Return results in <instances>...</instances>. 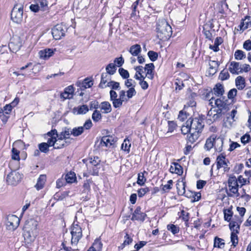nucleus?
I'll list each match as a JSON object with an SVG mask.
<instances>
[{
	"instance_id": "37998d69",
	"label": "nucleus",
	"mask_w": 251,
	"mask_h": 251,
	"mask_svg": "<svg viewBox=\"0 0 251 251\" xmlns=\"http://www.w3.org/2000/svg\"><path fill=\"white\" fill-rule=\"evenodd\" d=\"M65 179L67 182L72 183L76 180L75 174L74 173L70 172L65 176Z\"/></svg>"
},
{
	"instance_id": "0e129e2a",
	"label": "nucleus",
	"mask_w": 251,
	"mask_h": 251,
	"mask_svg": "<svg viewBox=\"0 0 251 251\" xmlns=\"http://www.w3.org/2000/svg\"><path fill=\"white\" fill-rule=\"evenodd\" d=\"M41 10L44 11L48 7V2L46 0H40L38 3Z\"/></svg>"
},
{
	"instance_id": "a19ab883",
	"label": "nucleus",
	"mask_w": 251,
	"mask_h": 251,
	"mask_svg": "<svg viewBox=\"0 0 251 251\" xmlns=\"http://www.w3.org/2000/svg\"><path fill=\"white\" fill-rule=\"evenodd\" d=\"M225 246L224 240L216 237L214 239V247L215 248H223Z\"/></svg>"
},
{
	"instance_id": "680f3d73",
	"label": "nucleus",
	"mask_w": 251,
	"mask_h": 251,
	"mask_svg": "<svg viewBox=\"0 0 251 251\" xmlns=\"http://www.w3.org/2000/svg\"><path fill=\"white\" fill-rule=\"evenodd\" d=\"M237 182L241 184V186H242L244 185H245L246 184H250V182L249 179L247 178H244L242 176H239L237 178Z\"/></svg>"
},
{
	"instance_id": "f03ea898",
	"label": "nucleus",
	"mask_w": 251,
	"mask_h": 251,
	"mask_svg": "<svg viewBox=\"0 0 251 251\" xmlns=\"http://www.w3.org/2000/svg\"><path fill=\"white\" fill-rule=\"evenodd\" d=\"M188 124H189L191 129V134L188 136V141L193 143L200 137L204 127V123L201 119L195 118H189Z\"/></svg>"
},
{
	"instance_id": "f257e3e1",
	"label": "nucleus",
	"mask_w": 251,
	"mask_h": 251,
	"mask_svg": "<svg viewBox=\"0 0 251 251\" xmlns=\"http://www.w3.org/2000/svg\"><path fill=\"white\" fill-rule=\"evenodd\" d=\"M226 100H224L221 98L214 100L213 103L216 105L215 107H212L208 112L207 116L210 120L216 121L222 118L230 109V105L226 102Z\"/></svg>"
},
{
	"instance_id": "0eeeda50",
	"label": "nucleus",
	"mask_w": 251,
	"mask_h": 251,
	"mask_svg": "<svg viewBox=\"0 0 251 251\" xmlns=\"http://www.w3.org/2000/svg\"><path fill=\"white\" fill-rule=\"evenodd\" d=\"M72 245H76L82 236V229L77 224L74 223L72 227Z\"/></svg>"
},
{
	"instance_id": "bb28decb",
	"label": "nucleus",
	"mask_w": 251,
	"mask_h": 251,
	"mask_svg": "<svg viewBox=\"0 0 251 251\" xmlns=\"http://www.w3.org/2000/svg\"><path fill=\"white\" fill-rule=\"evenodd\" d=\"M89 111V108L87 105H82L75 107L73 108V111L74 114L77 115L85 114Z\"/></svg>"
},
{
	"instance_id": "c9c22d12",
	"label": "nucleus",
	"mask_w": 251,
	"mask_h": 251,
	"mask_svg": "<svg viewBox=\"0 0 251 251\" xmlns=\"http://www.w3.org/2000/svg\"><path fill=\"white\" fill-rule=\"evenodd\" d=\"M215 140V136H211L209 138H208L205 144V149L207 151H209L211 149H212L214 147Z\"/></svg>"
},
{
	"instance_id": "cd10ccee",
	"label": "nucleus",
	"mask_w": 251,
	"mask_h": 251,
	"mask_svg": "<svg viewBox=\"0 0 251 251\" xmlns=\"http://www.w3.org/2000/svg\"><path fill=\"white\" fill-rule=\"evenodd\" d=\"M240 30H244L249 27H251V17L246 16L241 23L240 25Z\"/></svg>"
},
{
	"instance_id": "b1692460",
	"label": "nucleus",
	"mask_w": 251,
	"mask_h": 251,
	"mask_svg": "<svg viewBox=\"0 0 251 251\" xmlns=\"http://www.w3.org/2000/svg\"><path fill=\"white\" fill-rule=\"evenodd\" d=\"M110 79V75L107 73H103L101 75L100 82L99 85V87L100 88H104L107 87V84L108 80Z\"/></svg>"
},
{
	"instance_id": "338daca9",
	"label": "nucleus",
	"mask_w": 251,
	"mask_h": 251,
	"mask_svg": "<svg viewBox=\"0 0 251 251\" xmlns=\"http://www.w3.org/2000/svg\"><path fill=\"white\" fill-rule=\"evenodd\" d=\"M173 180H169L167 182V184L163 185L162 190L164 192H168L171 189H172V185H173Z\"/></svg>"
},
{
	"instance_id": "3c124183",
	"label": "nucleus",
	"mask_w": 251,
	"mask_h": 251,
	"mask_svg": "<svg viewBox=\"0 0 251 251\" xmlns=\"http://www.w3.org/2000/svg\"><path fill=\"white\" fill-rule=\"evenodd\" d=\"M235 58L237 60H241L246 57V54L241 50H237L234 53Z\"/></svg>"
},
{
	"instance_id": "a211bd4d",
	"label": "nucleus",
	"mask_w": 251,
	"mask_h": 251,
	"mask_svg": "<svg viewBox=\"0 0 251 251\" xmlns=\"http://www.w3.org/2000/svg\"><path fill=\"white\" fill-rule=\"evenodd\" d=\"M74 91L73 86L70 85L65 88L64 92L60 95V98L63 100L72 99L74 96Z\"/></svg>"
},
{
	"instance_id": "7c9ffc66",
	"label": "nucleus",
	"mask_w": 251,
	"mask_h": 251,
	"mask_svg": "<svg viewBox=\"0 0 251 251\" xmlns=\"http://www.w3.org/2000/svg\"><path fill=\"white\" fill-rule=\"evenodd\" d=\"M235 84L239 90H243L245 87V78L241 76H238L235 79Z\"/></svg>"
},
{
	"instance_id": "a878e982",
	"label": "nucleus",
	"mask_w": 251,
	"mask_h": 251,
	"mask_svg": "<svg viewBox=\"0 0 251 251\" xmlns=\"http://www.w3.org/2000/svg\"><path fill=\"white\" fill-rule=\"evenodd\" d=\"M219 65L218 61H210L209 64V68L208 71V74L212 75H214L217 72Z\"/></svg>"
},
{
	"instance_id": "f8f14e48",
	"label": "nucleus",
	"mask_w": 251,
	"mask_h": 251,
	"mask_svg": "<svg viewBox=\"0 0 251 251\" xmlns=\"http://www.w3.org/2000/svg\"><path fill=\"white\" fill-rule=\"evenodd\" d=\"M113 106L114 108H117L121 107L124 102H127L128 99L126 97V91L121 90L119 94V98H116L111 101Z\"/></svg>"
},
{
	"instance_id": "2f4dec72",
	"label": "nucleus",
	"mask_w": 251,
	"mask_h": 251,
	"mask_svg": "<svg viewBox=\"0 0 251 251\" xmlns=\"http://www.w3.org/2000/svg\"><path fill=\"white\" fill-rule=\"evenodd\" d=\"M213 94L219 97L222 96L224 93V86L221 84H217L212 91Z\"/></svg>"
},
{
	"instance_id": "052dcab7",
	"label": "nucleus",
	"mask_w": 251,
	"mask_h": 251,
	"mask_svg": "<svg viewBox=\"0 0 251 251\" xmlns=\"http://www.w3.org/2000/svg\"><path fill=\"white\" fill-rule=\"evenodd\" d=\"M107 87H111L113 89L118 90L120 88V84L119 82L114 81H110L107 84Z\"/></svg>"
},
{
	"instance_id": "412c9836",
	"label": "nucleus",
	"mask_w": 251,
	"mask_h": 251,
	"mask_svg": "<svg viewBox=\"0 0 251 251\" xmlns=\"http://www.w3.org/2000/svg\"><path fill=\"white\" fill-rule=\"evenodd\" d=\"M115 143L114 139L110 136H103L100 139V145L101 147H110Z\"/></svg>"
},
{
	"instance_id": "13d9d810",
	"label": "nucleus",
	"mask_w": 251,
	"mask_h": 251,
	"mask_svg": "<svg viewBox=\"0 0 251 251\" xmlns=\"http://www.w3.org/2000/svg\"><path fill=\"white\" fill-rule=\"evenodd\" d=\"M237 233H235L234 232H232L230 235L231 242L234 247H235L237 245L238 242Z\"/></svg>"
},
{
	"instance_id": "5fc2aeb1",
	"label": "nucleus",
	"mask_w": 251,
	"mask_h": 251,
	"mask_svg": "<svg viewBox=\"0 0 251 251\" xmlns=\"http://www.w3.org/2000/svg\"><path fill=\"white\" fill-rule=\"evenodd\" d=\"M178 193L179 195H183L185 193V183L181 182L180 183L176 184Z\"/></svg>"
},
{
	"instance_id": "bf43d9fd",
	"label": "nucleus",
	"mask_w": 251,
	"mask_h": 251,
	"mask_svg": "<svg viewBox=\"0 0 251 251\" xmlns=\"http://www.w3.org/2000/svg\"><path fill=\"white\" fill-rule=\"evenodd\" d=\"M148 55L152 61H155L158 58V53L152 50H150L148 52Z\"/></svg>"
},
{
	"instance_id": "c756f323",
	"label": "nucleus",
	"mask_w": 251,
	"mask_h": 251,
	"mask_svg": "<svg viewBox=\"0 0 251 251\" xmlns=\"http://www.w3.org/2000/svg\"><path fill=\"white\" fill-rule=\"evenodd\" d=\"M46 181V175H40L38 179L37 182L35 187L37 190L42 189Z\"/></svg>"
},
{
	"instance_id": "9b49d317",
	"label": "nucleus",
	"mask_w": 251,
	"mask_h": 251,
	"mask_svg": "<svg viewBox=\"0 0 251 251\" xmlns=\"http://www.w3.org/2000/svg\"><path fill=\"white\" fill-rule=\"evenodd\" d=\"M100 160L98 157L90 158L89 162L87 163L88 169H89L90 173L95 176L98 175V168L97 166L99 165Z\"/></svg>"
},
{
	"instance_id": "ddd939ff",
	"label": "nucleus",
	"mask_w": 251,
	"mask_h": 251,
	"mask_svg": "<svg viewBox=\"0 0 251 251\" xmlns=\"http://www.w3.org/2000/svg\"><path fill=\"white\" fill-rule=\"evenodd\" d=\"M217 168L218 169L223 168L225 172H228L229 167H228L229 161L226 156L221 154L216 159Z\"/></svg>"
},
{
	"instance_id": "39448f33",
	"label": "nucleus",
	"mask_w": 251,
	"mask_h": 251,
	"mask_svg": "<svg viewBox=\"0 0 251 251\" xmlns=\"http://www.w3.org/2000/svg\"><path fill=\"white\" fill-rule=\"evenodd\" d=\"M239 185L235 176H231L228 180V188L226 189L227 195L230 197L237 198L240 196L238 192Z\"/></svg>"
},
{
	"instance_id": "79ce46f5",
	"label": "nucleus",
	"mask_w": 251,
	"mask_h": 251,
	"mask_svg": "<svg viewBox=\"0 0 251 251\" xmlns=\"http://www.w3.org/2000/svg\"><path fill=\"white\" fill-rule=\"evenodd\" d=\"M20 151L13 147L11 151V158L13 160L19 161L20 160Z\"/></svg>"
},
{
	"instance_id": "864d4df0",
	"label": "nucleus",
	"mask_w": 251,
	"mask_h": 251,
	"mask_svg": "<svg viewBox=\"0 0 251 251\" xmlns=\"http://www.w3.org/2000/svg\"><path fill=\"white\" fill-rule=\"evenodd\" d=\"M134 87V86H133V87L129 88V89L126 91L127 95L126 96V97L128 99V100H129V99L132 98L136 94V92Z\"/></svg>"
},
{
	"instance_id": "69168bd1",
	"label": "nucleus",
	"mask_w": 251,
	"mask_h": 251,
	"mask_svg": "<svg viewBox=\"0 0 251 251\" xmlns=\"http://www.w3.org/2000/svg\"><path fill=\"white\" fill-rule=\"evenodd\" d=\"M150 190L148 187L142 188L139 189L137 191L138 195L139 197H142L144 196L147 193L149 192Z\"/></svg>"
},
{
	"instance_id": "f3484780",
	"label": "nucleus",
	"mask_w": 251,
	"mask_h": 251,
	"mask_svg": "<svg viewBox=\"0 0 251 251\" xmlns=\"http://www.w3.org/2000/svg\"><path fill=\"white\" fill-rule=\"evenodd\" d=\"M243 220L242 218L233 219L229 223V226L232 232L238 233V230L240 228V225L242 223Z\"/></svg>"
},
{
	"instance_id": "4468645a",
	"label": "nucleus",
	"mask_w": 251,
	"mask_h": 251,
	"mask_svg": "<svg viewBox=\"0 0 251 251\" xmlns=\"http://www.w3.org/2000/svg\"><path fill=\"white\" fill-rule=\"evenodd\" d=\"M213 27L214 25L211 21H208L204 25L203 27V32L206 38L209 40L212 39V32L214 31V30L213 29Z\"/></svg>"
},
{
	"instance_id": "dca6fc26",
	"label": "nucleus",
	"mask_w": 251,
	"mask_h": 251,
	"mask_svg": "<svg viewBox=\"0 0 251 251\" xmlns=\"http://www.w3.org/2000/svg\"><path fill=\"white\" fill-rule=\"evenodd\" d=\"M141 207L140 206L137 207L133 213L131 220L132 221H140L141 222L144 221L145 220L147 215L142 212L141 211Z\"/></svg>"
},
{
	"instance_id": "473e14b6",
	"label": "nucleus",
	"mask_w": 251,
	"mask_h": 251,
	"mask_svg": "<svg viewBox=\"0 0 251 251\" xmlns=\"http://www.w3.org/2000/svg\"><path fill=\"white\" fill-rule=\"evenodd\" d=\"M223 42L222 38L219 37H217L214 41L213 45H210L209 48L215 52H217L219 50V46L221 45Z\"/></svg>"
},
{
	"instance_id": "423d86ee",
	"label": "nucleus",
	"mask_w": 251,
	"mask_h": 251,
	"mask_svg": "<svg viewBox=\"0 0 251 251\" xmlns=\"http://www.w3.org/2000/svg\"><path fill=\"white\" fill-rule=\"evenodd\" d=\"M23 5L18 3L14 5L11 13V20L15 23L19 24L23 20Z\"/></svg>"
},
{
	"instance_id": "1a4fd4ad",
	"label": "nucleus",
	"mask_w": 251,
	"mask_h": 251,
	"mask_svg": "<svg viewBox=\"0 0 251 251\" xmlns=\"http://www.w3.org/2000/svg\"><path fill=\"white\" fill-rule=\"evenodd\" d=\"M23 175L16 171L11 172L7 176L6 181L8 184L16 185L20 182L22 178Z\"/></svg>"
},
{
	"instance_id": "e2e57ef3",
	"label": "nucleus",
	"mask_w": 251,
	"mask_h": 251,
	"mask_svg": "<svg viewBox=\"0 0 251 251\" xmlns=\"http://www.w3.org/2000/svg\"><path fill=\"white\" fill-rule=\"evenodd\" d=\"M168 130L167 133L173 132L176 127V124L174 121H168Z\"/></svg>"
},
{
	"instance_id": "4d7b16f0",
	"label": "nucleus",
	"mask_w": 251,
	"mask_h": 251,
	"mask_svg": "<svg viewBox=\"0 0 251 251\" xmlns=\"http://www.w3.org/2000/svg\"><path fill=\"white\" fill-rule=\"evenodd\" d=\"M229 77V74L227 70H223L219 75V77L222 80L227 79Z\"/></svg>"
},
{
	"instance_id": "c03bdc74",
	"label": "nucleus",
	"mask_w": 251,
	"mask_h": 251,
	"mask_svg": "<svg viewBox=\"0 0 251 251\" xmlns=\"http://www.w3.org/2000/svg\"><path fill=\"white\" fill-rule=\"evenodd\" d=\"M224 213L225 220L227 222H229L231 220L233 215L231 209L228 208L224 210Z\"/></svg>"
},
{
	"instance_id": "4c0bfd02",
	"label": "nucleus",
	"mask_w": 251,
	"mask_h": 251,
	"mask_svg": "<svg viewBox=\"0 0 251 251\" xmlns=\"http://www.w3.org/2000/svg\"><path fill=\"white\" fill-rule=\"evenodd\" d=\"M131 147V143L128 139H125L122 144L121 149L127 153L130 151V148Z\"/></svg>"
},
{
	"instance_id": "9d476101",
	"label": "nucleus",
	"mask_w": 251,
	"mask_h": 251,
	"mask_svg": "<svg viewBox=\"0 0 251 251\" xmlns=\"http://www.w3.org/2000/svg\"><path fill=\"white\" fill-rule=\"evenodd\" d=\"M19 218L15 215H9L7 217L6 227L8 230H14L19 226Z\"/></svg>"
},
{
	"instance_id": "e433bc0d",
	"label": "nucleus",
	"mask_w": 251,
	"mask_h": 251,
	"mask_svg": "<svg viewBox=\"0 0 251 251\" xmlns=\"http://www.w3.org/2000/svg\"><path fill=\"white\" fill-rule=\"evenodd\" d=\"M71 130L69 128H65L64 130L61 131L59 134H58V136L62 138L65 141H66L68 139H69L70 135H72L71 133Z\"/></svg>"
},
{
	"instance_id": "09e8293b",
	"label": "nucleus",
	"mask_w": 251,
	"mask_h": 251,
	"mask_svg": "<svg viewBox=\"0 0 251 251\" xmlns=\"http://www.w3.org/2000/svg\"><path fill=\"white\" fill-rule=\"evenodd\" d=\"M181 132L183 134L189 133V135L191 134V129L190 125L188 124V120L185 123V125H183L181 127Z\"/></svg>"
},
{
	"instance_id": "774afa93",
	"label": "nucleus",
	"mask_w": 251,
	"mask_h": 251,
	"mask_svg": "<svg viewBox=\"0 0 251 251\" xmlns=\"http://www.w3.org/2000/svg\"><path fill=\"white\" fill-rule=\"evenodd\" d=\"M119 72L124 78H127L129 76L128 71L123 68H120Z\"/></svg>"
},
{
	"instance_id": "8fccbe9b",
	"label": "nucleus",
	"mask_w": 251,
	"mask_h": 251,
	"mask_svg": "<svg viewBox=\"0 0 251 251\" xmlns=\"http://www.w3.org/2000/svg\"><path fill=\"white\" fill-rule=\"evenodd\" d=\"M92 247L98 251H101L102 249V244L101 242L100 239H97L95 240V242Z\"/></svg>"
},
{
	"instance_id": "c85d7f7f",
	"label": "nucleus",
	"mask_w": 251,
	"mask_h": 251,
	"mask_svg": "<svg viewBox=\"0 0 251 251\" xmlns=\"http://www.w3.org/2000/svg\"><path fill=\"white\" fill-rule=\"evenodd\" d=\"M69 144V142L65 141V140L62 138H60V137L58 135L56 138V141H55L54 146L53 147L54 149H61L64 147L65 146L68 145Z\"/></svg>"
},
{
	"instance_id": "2eb2a0df",
	"label": "nucleus",
	"mask_w": 251,
	"mask_h": 251,
	"mask_svg": "<svg viewBox=\"0 0 251 251\" xmlns=\"http://www.w3.org/2000/svg\"><path fill=\"white\" fill-rule=\"evenodd\" d=\"M58 135L56 129L51 130L46 134L45 137L47 139V143L49 144V146L51 147L54 146Z\"/></svg>"
},
{
	"instance_id": "72a5a7b5",
	"label": "nucleus",
	"mask_w": 251,
	"mask_h": 251,
	"mask_svg": "<svg viewBox=\"0 0 251 251\" xmlns=\"http://www.w3.org/2000/svg\"><path fill=\"white\" fill-rule=\"evenodd\" d=\"M129 51L132 55L138 56L141 51L140 45L136 44L131 46L129 50Z\"/></svg>"
},
{
	"instance_id": "20e7f679",
	"label": "nucleus",
	"mask_w": 251,
	"mask_h": 251,
	"mask_svg": "<svg viewBox=\"0 0 251 251\" xmlns=\"http://www.w3.org/2000/svg\"><path fill=\"white\" fill-rule=\"evenodd\" d=\"M156 30L157 36L160 40H166L171 36L172 27L164 19L158 20Z\"/></svg>"
},
{
	"instance_id": "a18cd8bd",
	"label": "nucleus",
	"mask_w": 251,
	"mask_h": 251,
	"mask_svg": "<svg viewBox=\"0 0 251 251\" xmlns=\"http://www.w3.org/2000/svg\"><path fill=\"white\" fill-rule=\"evenodd\" d=\"M93 85V82L89 78H85L81 83V89H86L90 88Z\"/></svg>"
},
{
	"instance_id": "aec40b11",
	"label": "nucleus",
	"mask_w": 251,
	"mask_h": 251,
	"mask_svg": "<svg viewBox=\"0 0 251 251\" xmlns=\"http://www.w3.org/2000/svg\"><path fill=\"white\" fill-rule=\"evenodd\" d=\"M154 65L151 63L145 65V72L147 79L152 80L154 78Z\"/></svg>"
},
{
	"instance_id": "7ed1b4c3",
	"label": "nucleus",
	"mask_w": 251,
	"mask_h": 251,
	"mask_svg": "<svg viewBox=\"0 0 251 251\" xmlns=\"http://www.w3.org/2000/svg\"><path fill=\"white\" fill-rule=\"evenodd\" d=\"M37 226L38 222L33 219L28 220L25 224L23 236L26 243H30L35 240L38 233Z\"/></svg>"
},
{
	"instance_id": "6e6552de",
	"label": "nucleus",
	"mask_w": 251,
	"mask_h": 251,
	"mask_svg": "<svg viewBox=\"0 0 251 251\" xmlns=\"http://www.w3.org/2000/svg\"><path fill=\"white\" fill-rule=\"evenodd\" d=\"M67 30V27L65 25L62 23L57 24L52 28V36L55 40L60 39L65 36Z\"/></svg>"
},
{
	"instance_id": "49530a36",
	"label": "nucleus",
	"mask_w": 251,
	"mask_h": 251,
	"mask_svg": "<svg viewBox=\"0 0 251 251\" xmlns=\"http://www.w3.org/2000/svg\"><path fill=\"white\" fill-rule=\"evenodd\" d=\"M50 146L47 143H42L38 145V148L40 151L44 153H47L49 151V148Z\"/></svg>"
},
{
	"instance_id": "6ab92c4d",
	"label": "nucleus",
	"mask_w": 251,
	"mask_h": 251,
	"mask_svg": "<svg viewBox=\"0 0 251 251\" xmlns=\"http://www.w3.org/2000/svg\"><path fill=\"white\" fill-rule=\"evenodd\" d=\"M228 70L232 74L242 73L241 65L239 62L232 61L229 64Z\"/></svg>"
},
{
	"instance_id": "f704fd0d",
	"label": "nucleus",
	"mask_w": 251,
	"mask_h": 251,
	"mask_svg": "<svg viewBox=\"0 0 251 251\" xmlns=\"http://www.w3.org/2000/svg\"><path fill=\"white\" fill-rule=\"evenodd\" d=\"M223 144V140L220 138H216L215 137L214 147L215 150L218 151H222V147Z\"/></svg>"
},
{
	"instance_id": "603ef678",
	"label": "nucleus",
	"mask_w": 251,
	"mask_h": 251,
	"mask_svg": "<svg viewBox=\"0 0 251 251\" xmlns=\"http://www.w3.org/2000/svg\"><path fill=\"white\" fill-rule=\"evenodd\" d=\"M167 229L170 231L173 234H176L179 232V227L176 225L171 224L167 226Z\"/></svg>"
},
{
	"instance_id": "de8ad7c7",
	"label": "nucleus",
	"mask_w": 251,
	"mask_h": 251,
	"mask_svg": "<svg viewBox=\"0 0 251 251\" xmlns=\"http://www.w3.org/2000/svg\"><path fill=\"white\" fill-rule=\"evenodd\" d=\"M102 118V116L100 111L95 110L92 115V118L94 122H97L99 121Z\"/></svg>"
},
{
	"instance_id": "6e6d98bb",
	"label": "nucleus",
	"mask_w": 251,
	"mask_h": 251,
	"mask_svg": "<svg viewBox=\"0 0 251 251\" xmlns=\"http://www.w3.org/2000/svg\"><path fill=\"white\" fill-rule=\"evenodd\" d=\"M205 99L209 100V104L213 106V101L215 100L212 91L207 93L205 95Z\"/></svg>"
},
{
	"instance_id": "4be33fe9",
	"label": "nucleus",
	"mask_w": 251,
	"mask_h": 251,
	"mask_svg": "<svg viewBox=\"0 0 251 251\" xmlns=\"http://www.w3.org/2000/svg\"><path fill=\"white\" fill-rule=\"evenodd\" d=\"M99 108L102 113L108 114L111 112L112 107L108 101H103L100 104Z\"/></svg>"
},
{
	"instance_id": "58836bf2",
	"label": "nucleus",
	"mask_w": 251,
	"mask_h": 251,
	"mask_svg": "<svg viewBox=\"0 0 251 251\" xmlns=\"http://www.w3.org/2000/svg\"><path fill=\"white\" fill-rule=\"evenodd\" d=\"M106 73L109 75H113L116 71V67L115 63H109L106 67Z\"/></svg>"
},
{
	"instance_id": "393cba45",
	"label": "nucleus",
	"mask_w": 251,
	"mask_h": 251,
	"mask_svg": "<svg viewBox=\"0 0 251 251\" xmlns=\"http://www.w3.org/2000/svg\"><path fill=\"white\" fill-rule=\"evenodd\" d=\"M170 171L173 174L175 173L178 175H181L183 173V168L178 163H174L171 166Z\"/></svg>"
},
{
	"instance_id": "ea45409f",
	"label": "nucleus",
	"mask_w": 251,
	"mask_h": 251,
	"mask_svg": "<svg viewBox=\"0 0 251 251\" xmlns=\"http://www.w3.org/2000/svg\"><path fill=\"white\" fill-rule=\"evenodd\" d=\"M71 133L74 136H78L84 132V127H75L71 130Z\"/></svg>"
},
{
	"instance_id": "5701e85b",
	"label": "nucleus",
	"mask_w": 251,
	"mask_h": 251,
	"mask_svg": "<svg viewBox=\"0 0 251 251\" xmlns=\"http://www.w3.org/2000/svg\"><path fill=\"white\" fill-rule=\"evenodd\" d=\"M53 54V51L50 49H46L39 52L40 58L45 60L49 59Z\"/></svg>"
}]
</instances>
